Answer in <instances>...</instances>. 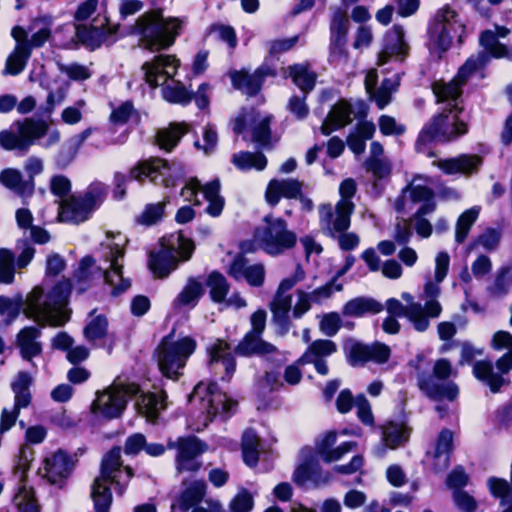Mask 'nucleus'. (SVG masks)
<instances>
[{
  "label": "nucleus",
  "instance_id": "1",
  "mask_svg": "<svg viewBox=\"0 0 512 512\" xmlns=\"http://www.w3.org/2000/svg\"><path fill=\"white\" fill-rule=\"evenodd\" d=\"M181 28L177 18H164L163 10L153 9L139 16L134 24V32L140 36L144 47L151 52L170 48Z\"/></svg>",
  "mask_w": 512,
  "mask_h": 512
},
{
  "label": "nucleus",
  "instance_id": "59",
  "mask_svg": "<svg viewBox=\"0 0 512 512\" xmlns=\"http://www.w3.org/2000/svg\"><path fill=\"white\" fill-rule=\"evenodd\" d=\"M253 506V497L246 489L238 493L230 502L231 512H250Z\"/></svg>",
  "mask_w": 512,
  "mask_h": 512
},
{
  "label": "nucleus",
  "instance_id": "57",
  "mask_svg": "<svg viewBox=\"0 0 512 512\" xmlns=\"http://www.w3.org/2000/svg\"><path fill=\"white\" fill-rule=\"evenodd\" d=\"M22 298L12 300L7 296L0 295V315H7V321L11 322L17 318L21 311Z\"/></svg>",
  "mask_w": 512,
  "mask_h": 512
},
{
  "label": "nucleus",
  "instance_id": "19",
  "mask_svg": "<svg viewBox=\"0 0 512 512\" xmlns=\"http://www.w3.org/2000/svg\"><path fill=\"white\" fill-rule=\"evenodd\" d=\"M482 164L483 158L478 154H460L457 157L440 160L438 167L446 175L461 173L469 176L477 173Z\"/></svg>",
  "mask_w": 512,
  "mask_h": 512
},
{
  "label": "nucleus",
  "instance_id": "45",
  "mask_svg": "<svg viewBox=\"0 0 512 512\" xmlns=\"http://www.w3.org/2000/svg\"><path fill=\"white\" fill-rule=\"evenodd\" d=\"M453 450V432L448 428H443L437 436L433 457L439 459L444 455L448 462Z\"/></svg>",
  "mask_w": 512,
  "mask_h": 512
},
{
  "label": "nucleus",
  "instance_id": "40",
  "mask_svg": "<svg viewBox=\"0 0 512 512\" xmlns=\"http://www.w3.org/2000/svg\"><path fill=\"white\" fill-rule=\"evenodd\" d=\"M30 56L28 50L24 49L20 44L16 45L14 52L6 59L3 73L12 76L19 75L25 69Z\"/></svg>",
  "mask_w": 512,
  "mask_h": 512
},
{
  "label": "nucleus",
  "instance_id": "44",
  "mask_svg": "<svg viewBox=\"0 0 512 512\" xmlns=\"http://www.w3.org/2000/svg\"><path fill=\"white\" fill-rule=\"evenodd\" d=\"M15 279V255L7 248H0V283L11 284Z\"/></svg>",
  "mask_w": 512,
  "mask_h": 512
},
{
  "label": "nucleus",
  "instance_id": "39",
  "mask_svg": "<svg viewBox=\"0 0 512 512\" xmlns=\"http://www.w3.org/2000/svg\"><path fill=\"white\" fill-rule=\"evenodd\" d=\"M349 30V20L347 12L342 8H337L333 13L330 23V40L347 41Z\"/></svg>",
  "mask_w": 512,
  "mask_h": 512
},
{
  "label": "nucleus",
  "instance_id": "62",
  "mask_svg": "<svg viewBox=\"0 0 512 512\" xmlns=\"http://www.w3.org/2000/svg\"><path fill=\"white\" fill-rule=\"evenodd\" d=\"M379 130L384 136L402 135L405 132V126L398 125L395 118L390 115H381L378 119Z\"/></svg>",
  "mask_w": 512,
  "mask_h": 512
},
{
  "label": "nucleus",
  "instance_id": "52",
  "mask_svg": "<svg viewBox=\"0 0 512 512\" xmlns=\"http://www.w3.org/2000/svg\"><path fill=\"white\" fill-rule=\"evenodd\" d=\"M488 488L494 498L511 500V488L507 480L492 476L488 479Z\"/></svg>",
  "mask_w": 512,
  "mask_h": 512
},
{
  "label": "nucleus",
  "instance_id": "3",
  "mask_svg": "<svg viewBox=\"0 0 512 512\" xmlns=\"http://www.w3.org/2000/svg\"><path fill=\"white\" fill-rule=\"evenodd\" d=\"M197 347L196 340L190 336L170 341L169 336L161 339L154 351L158 369L163 377L178 380L182 370Z\"/></svg>",
  "mask_w": 512,
  "mask_h": 512
},
{
  "label": "nucleus",
  "instance_id": "51",
  "mask_svg": "<svg viewBox=\"0 0 512 512\" xmlns=\"http://www.w3.org/2000/svg\"><path fill=\"white\" fill-rule=\"evenodd\" d=\"M320 330L329 337L335 336L342 327V319L337 312H329L323 315Z\"/></svg>",
  "mask_w": 512,
  "mask_h": 512
},
{
  "label": "nucleus",
  "instance_id": "31",
  "mask_svg": "<svg viewBox=\"0 0 512 512\" xmlns=\"http://www.w3.org/2000/svg\"><path fill=\"white\" fill-rule=\"evenodd\" d=\"M289 76L305 95L311 92L316 85L317 74L307 65L293 64L289 66Z\"/></svg>",
  "mask_w": 512,
  "mask_h": 512
},
{
  "label": "nucleus",
  "instance_id": "42",
  "mask_svg": "<svg viewBox=\"0 0 512 512\" xmlns=\"http://www.w3.org/2000/svg\"><path fill=\"white\" fill-rule=\"evenodd\" d=\"M108 318L105 314H99L93 317L84 327L83 333L85 338L94 342L103 339L108 334Z\"/></svg>",
  "mask_w": 512,
  "mask_h": 512
},
{
  "label": "nucleus",
  "instance_id": "48",
  "mask_svg": "<svg viewBox=\"0 0 512 512\" xmlns=\"http://www.w3.org/2000/svg\"><path fill=\"white\" fill-rule=\"evenodd\" d=\"M243 462L249 467L257 466L259 462L258 438L255 434L245 438L241 445Z\"/></svg>",
  "mask_w": 512,
  "mask_h": 512
},
{
  "label": "nucleus",
  "instance_id": "20",
  "mask_svg": "<svg viewBox=\"0 0 512 512\" xmlns=\"http://www.w3.org/2000/svg\"><path fill=\"white\" fill-rule=\"evenodd\" d=\"M409 53V45L405 41V31L399 24H395L383 37L381 58L384 62L392 57L405 58Z\"/></svg>",
  "mask_w": 512,
  "mask_h": 512
},
{
  "label": "nucleus",
  "instance_id": "9",
  "mask_svg": "<svg viewBox=\"0 0 512 512\" xmlns=\"http://www.w3.org/2000/svg\"><path fill=\"white\" fill-rule=\"evenodd\" d=\"M495 366L498 373L489 360H478L473 365L474 377L485 383L493 394L499 393L501 388L510 384V380L503 377L512 369V347L496 360Z\"/></svg>",
  "mask_w": 512,
  "mask_h": 512
},
{
  "label": "nucleus",
  "instance_id": "63",
  "mask_svg": "<svg viewBox=\"0 0 512 512\" xmlns=\"http://www.w3.org/2000/svg\"><path fill=\"white\" fill-rule=\"evenodd\" d=\"M365 168L377 179H383L391 173V167L379 157H368L365 161Z\"/></svg>",
  "mask_w": 512,
  "mask_h": 512
},
{
  "label": "nucleus",
  "instance_id": "23",
  "mask_svg": "<svg viewBox=\"0 0 512 512\" xmlns=\"http://www.w3.org/2000/svg\"><path fill=\"white\" fill-rule=\"evenodd\" d=\"M124 255V248L117 243L109 244L107 246V252L104 254V259L110 262L111 271L120 277V283L112 288L111 295L113 297L124 293L131 286L130 279L123 277V265L119 263V260L123 259Z\"/></svg>",
  "mask_w": 512,
  "mask_h": 512
},
{
  "label": "nucleus",
  "instance_id": "21",
  "mask_svg": "<svg viewBox=\"0 0 512 512\" xmlns=\"http://www.w3.org/2000/svg\"><path fill=\"white\" fill-rule=\"evenodd\" d=\"M276 350L273 344L262 339V335L248 331L235 346L234 354L241 357L265 356Z\"/></svg>",
  "mask_w": 512,
  "mask_h": 512
},
{
  "label": "nucleus",
  "instance_id": "54",
  "mask_svg": "<svg viewBox=\"0 0 512 512\" xmlns=\"http://www.w3.org/2000/svg\"><path fill=\"white\" fill-rule=\"evenodd\" d=\"M271 133L270 118L265 117L252 128V140L261 146H266L270 143Z\"/></svg>",
  "mask_w": 512,
  "mask_h": 512
},
{
  "label": "nucleus",
  "instance_id": "5",
  "mask_svg": "<svg viewBox=\"0 0 512 512\" xmlns=\"http://www.w3.org/2000/svg\"><path fill=\"white\" fill-rule=\"evenodd\" d=\"M265 226L255 230L262 249L270 256H278L293 249L297 244V235L288 229L287 221L271 214L263 217Z\"/></svg>",
  "mask_w": 512,
  "mask_h": 512
},
{
  "label": "nucleus",
  "instance_id": "24",
  "mask_svg": "<svg viewBox=\"0 0 512 512\" xmlns=\"http://www.w3.org/2000/svg\"><path fill=\"white\" fill-rule=\"evenodd\" d=\"M126 400L113 393L99 397L92 403L91 410L95 415H101L105 420H113L121 417L126 409Z\"/></svg>",
  "mask_w": 512,
  "mask_h": 512
},
{
  "label": "nucleus",
  "instance_id": "27",
  "mask_svg": "<svg viewBox=\"0 0 512 512\" xmlns=\"http://www.w3.org/2000/svg\"><path fill=\"white\" fill-rule=\"evenodd\" d=\"M185 123H170L168 128L159 129L155 135V142L161 150L172 152L187 133Z\"/></svg>",
  "mask_w": 512,
  "mask_h": 512
},
{
  "label": "nucleus",
  "instance_id": "22",
  "mask_svg": "<svg viewBox=\"0 0 512 512\" xmlns=\"http://www.w3.org/2000/svg\"><path fill=\"white\" fill-rule=\"evenodd\" d=\"M171 166L168 160L160 157H150L133 166L127 175L129 181H141L143 177L149 178L156 183L157 178L162 175V170H170Z\"/></svg>",
  "mask_w": 512,
  "mask_h": 512
},
{
  "label": "nucleus",
  "instance_id": "26",
  "mask_svg": "<svg viewBox=\"0 0 512 512\" xmlns=\"http://www.w3.org/2000/svg\"><path fill=\"white\" fill-rule=\"evenodd\" d=\"M411 432L406 423L389 421L382 430L383 445L391 450L398 449L409 441Z\"/></svg>",
  "mask_w": 512,
  "mask_h": 512
},
{
  "label": "nucleus",
  "instance_id": "8",
  "mask_svg": "<svg viewBox=\"0 0 512 512\" xmlns=\"http://www.w3.org/2000/svg\"><path fill=\"white\" fill-rule=\"evenodd\" d=\"M458 13L449 5L438 10L432 22L427 28L429 49L439 54L447 52L453 42L451 31L453 24L457 22Z\"/></svg>",
  "mask_w": 512,
  "mask_h": 512
},
{
  "label": "nucleus",
  "instance_id": "37",
  "mask_svg": "<svg viewBox=\"0 0 512 512\" xmlns=\"http://www.w3.org/2000/svg\"><path fill=\"white\" fill-rule=\"evenodd\" d=\"M479 212L480 209L473 206L459 215L455 228V241L458 244H461L466 240L472 225L478 218Z\"/></svg>",
  "mask_w": 512,
  "mask_h": 512
},
{
  "label": "nucleus",
  "instance_id": "6",
  "mask_svg": "<svg viewBox=\"0 0 512 512\" xmlns=\"http://www.w3.org/2000/svg\"><path fill=\"white\" fill-rule=\"evenodd\" d=\"M199 399L206 412L205 422H212L218 415L223 419H229L236 410L238 402L229 398L225 392L220 390L216 381L208 384L199 382L188 396L189 402Z\"/></svg>",
  "mask_w": 512,
  "mask_h": 512
},
{
  "label": "nucleus",
  "instance_id": "25",
  "mask_svg": "<svg viewBox=\"0 0 512 512\" xmlns=\"http://www.w3.org/2000/svg\"><path fill=\"white\" fill-rule=\"evenodd\" d=\"M383 309V304L376 299L368 296H358L343 305L342 314L344 316L362 317L366 314H379Z\"/></svg>",
  "mask_w": 512,
  "mask_h": 512
},
{
  "label": "nucleus",
  "instance_id": "47",
  "mask_svg": "<svg viewBox=\"0 0 512 512\" xmlns=\"http://www.w3.org/2000/svg\"><path fill=\"white\" fill-rule=\"evenodd\" d=\"M511 271L512 267L510 265H503L498 269L494 282L489 288L492 294L503 296L508 293L512 284Z\"/></svg>",
  "mask_w": 512,
  "mask_h": 512
},
{
  "label": "nucleus",
  "instance_id": "55",
  "mask_svg": "<svg viewBox=\"0 0 512 512\" xmlns=\"http://www.w3.org/2000/svg\"><path fill=\"white\" fill-rule=\"evenodd\" d=\"M166 99L170 103L186 106L193 100V92L183 85H176L168 88Z\"/></svg>",
  "mask_w": 512,
  "mask_h": 512
},
{
  "label": "nucleus",
  "instance_id": "41",
  "mask_svg": "<svg viewBox=\"0 0 512 512\" xmlns=\"http://www.w3.org/2000/svg\"><path fill=\"white\" fill-rule=\"evenodd\" d=\"M91 498L95 512H110L113 496L110 486L91 484Z\"/></svg>",
  "mask_w": 512,
  "mask_h": 512
},
{
  "label": "nucleus",
  "instance_id": "11",
  "mask_svg": "<svg viewBox=\"0 0 512 512\" xmlns=\"http://www.w3.org/2000/svg\"><path fill=\"white\" fill-rule=\"evenodd\" d=\"M74 467L75 462L71 455L60 448L43 459L39 472L43 471L42 477L49 484L61 489L66 485Z\"/></svg>",
  "mask_w": 512,
  "mask_h": 512
},
{
  "label": "nucleus",
  "instance_id": "53",
  "mask_svg": "<svg viewBox=\"0 0 512 512\" xmlns=\"http://www.w3.org/2000/svg\"><path fill=\"white\" fill-rule=\"evenodd\" d=\"M0 145L7 151H27V143L21 139L20 134H15L7 130L0 132Z\"/></svg>",
  "mask_w": 512,
  "mask_h": 512
},
{
  "label": "nucleus",
  "instance_id": "28",
  "mask_svg": "<svg viewBox=\"0 0 512 512\" xmlns=\"http://www.w3.org/2000/svg\"><path fill=\"white\" fill-rule=\"evenodd\" d=\"M0 182L8 189L19 195H32L34 192V180L24 181L22 174L15 168H6L0 173Z\"/></svg>",
  "mask_w": 512,
  "mask_h": 512
},
{
  "label": "nucleus",
  "instance_id": "7",
  "mask_svg": "<svg viewBox=\"0 0 512 512\" xmlns=\"http://www.w3.org/2000/svg\"><path fill=\"white\" fill-rule=\"evenodd\" d=\"M449 125L450 119L445 112L432 116L418 134L415 144L416 149L420 150V145L426 146L436 140L443 143L452 142L469 132L468 123L457 114L453 115L451 129H449Z\"/></svg>",
  "mask_w": 512,
  "mask_h": 512
},
{
  "label": "nucleus",
  "instance_id": "60",
  "mask_svg": "<svg viewBox=\"0 0 512 512\" xmlns=\"http://www.w3.org/2000/svg\"><path fill=\"white\" fill-rule=\"evenodd\" d=\"M353 114L352 105L346 101H339L330 112V115L337 121L338 123H342L341 126L344 127L352 122L351 115Z\"/></svg>",
  "mask_w": 512,
  "mask_h": 512
},
{
  "label": "nucleus",
  "instance_id": "33",
  "mask_svg": "<svg viewBox=\"0 0 512 512\" xmlns=\"http://www.w3.org/2000/svg\"><path fill=\"white\" fill-rule=\"evenodd\" d=\"M205 284L209 288V295L214 303L225 301L230 290V284L220 271H211L206 278Z\"/></svg>",
  "mask_w": 512,
  "mask_h": 512
},
{
  "label": "nucleus",
  "instance_id": "29",
  "mask_svg": "<svg viewBox=\"0 0 512 512\" xmlns=\"http://www.w3.org/2000/svg\"><path fill=\"white\" fill-rule=\"evenodd\" d=\"M204 293L203 284L197 278L191 276L175 298L174 305L178 307H195Z\"/></svg>",
  "mask_w": 512,
  "mask_h": 512
},
{
  "label": "nucleus",
  "instance_id": "64",
  "mask_svg": "<svg viewBox=\"0 0 512 512\" xmlns=\"http://www.w3.org/2000/svg\"><path fill=\"white\" fill-rule=\"evenodd\" d=\"M498 428L508 429L512 425V397L494 412Z\"/></svg>",
  "mask_w": 512,
  "mask_h": 512
},
{
  "label": "nucleus",
  "instance_id": "56",
  "mask_svg": "<svg viewBox=\"0 0 512 512\" xmlns=\"http://www.w3.org/2000/svg\"><path fill=\"white\" fill-rule=\"evenodd\" d=\"M134 112V105L128 100L112 110L109 120L115 125H123L129 121Z\"/></svg>",
  "mask_w": 512,
  "mask_h": 512
},
{
  "label": "nucleus",
  "instance_id": "2",
  "mask_svg": "<svg viewBox=\"0 0 512 512\" xmlns=\"http://www.w3.org/2000/svg\"><path fill=\"white\" fill-rule=\"evenodd\" d=\"M108 186L98 180L91 182L81 194H72L60 204V222L80 224L87 221L106 200Z\"/></svg>",
  "mask_w": 512,
  "mask_h": 512
},
{
  "label": "nucleus",
  "instance_id": "13",
  "mask_svg": "<svg viewBox=\"0 0 512 512\" xmlns=\"http://www.w3.org/2000/svg\"><path fill=\"white\" fill-rule=\"evenodd\" d=\"M391 356L390 347L381 342H374L371 345L354 341L347 354L346 359L350 366H364L367 362H375L377 364L386 363Z\"/></svg>",
  "mask_w": 512,
  "mask_h": 512
},
{
  "label": "nucleus",
  "instance_id": "14",
  "mask_svg": "<svg viewBox=\"0 0 512 512\" xmlns=\"http://www.w3.org/2000/svg\"><path fill=\"white\" fill-rule=\"evenodd\" d=\"M72 282L70 279L58 281L48 292V303L57 309V313L49 315V324L53 327L64 326L70 319V313L62 310L68 304L71 292Z\"/></svg>",
  "mask_w": 512,
  "mask_h": 512
},
{
  "label": "nucleus",
  "instance_id": "16",
  "mask_svg": "<svg viewBox=\"0 0 512 512\" xmlns=\"http://www.w3.org/2000/svg\"><path fill=\"white\" fill-rule=\"evenodd\" d=\"M178 265L179 259L173 246L162 245L160 249L150 251L148 254L147 266L156 279L167 278L178 268Z\"/></svg>",
  "mask_w": 512,
  "mask_h": 512
},
{
  "label": "nucleus",
  "instance_id": "30",
  "mask_svg": "<svg viewBox=\"0 0 512 512\" xmlns=\"http://www.w3.org/2000/svg\"><path fill=\"white\" fill-rule=\"evenodd\" d=\"M206 483L203 480L193 481L179 496V509L182 512H188L191 508L197 506L206 494Z\"/></svg>",
  "mask_w": 512,
  "mask_h": 512
},
{
  "label": "nucleus",
  "instance_id": "49",
  "mask_svg": "<svg viewBox=\"0 0 512 512\" xmlns=\"http://www.w3.org/2000/svg\"><path fill=\"white\" fill-rule=\"evenodd\" d=\"M418 332H424L429 327V319L420 303H410L405 315Z\"/></svg>",
  "mask_w": 512,
  "mask_h": 512
},
{
  "label": "nucleus",
  "instance_id": "35",
  "mask_svg": "<svg viewBox=\"0 0 512 512\" xmlns=\"http://www.w3.org/2000/svg\"><path fill=\"white\" fill-rule=\"evenodd\" d=\"M461 87L462 85L455 78L449 82H444L443 80L435 81L431 85L437 103L458 100L462 95Z\"/></svg>",
  "mask_w": 512,
  "mask_h": 512
},
{
  "label": "nucleus",
  "instance_id": "12",
  "mask_svg": "<svg viewBox=\"0 0 512 512\" xmlns=\"http://www.w3.org/2000/svg\"><path fill=\"white\" fill-rule=\"evenodd\" d=\"M208 445L195 435L178 437V452L175 457L176 470L182 472H197L202 462L197 457L207 451Z\"/></svg>",
  "mask_w": 512,
  "mask_h": 512
},
{
  "label": "nucleus",
  "instance_id": "18",
  "mask_svg": "<svg viewBox=\"0 0 512 512\" xmlns=\"http://www.w3.org/2000/svg\"><path fill=\"white\" fill-rule=\"evenodd\" d=\"M230 349V344L220 338L208 348L209 366L213 368L218 363L224 366L225 374L221 377L224 382H229L236 371V359Z\"/></svg>",
  "mask_w": 512,
  "mask_h": 512
},
{
  "label": "nucleus",
  "instance_id": "50",
  "mask_svg": "<svg viewBox=\"0 0 512 512\" xmlns=\"http://www.w3.org/2000/svg\"><path fill=\"white\" fill-rule=\"evenodd\" d=\"M343 290V284L337 283V280H334V277H332L327 283L324 285L314 289L310 293V298L315 303H321L323 299L330 298L334 291L340 292Z\"/></svg>",
  "mask_w": 512,
  "mask_h": 512
},
{
  "label": "nucleus",
  "instance_id": "36",
  "mask_svg": "<svg viewBox=\"0 0 512 512\" xmlns=\"http://www.w3.org/2000/svg\"><path fill=\"white\" fill-rule=\"evenodd\" d=\"M291 300V295L279 296L275 297L271 303L270 309L273 313V318L279 324L282 333H286L289 330L290 319L288 313L291 308Z\"/></svg>",
  "mask_w": 512,
  "mask_h": 512
},
{
  "label": "nucleus",
  "instance_id": "4",
  "mask_svg": "<svg viewBox=\"0 0 512 512\" xmlns=\"http://www.w3.org/2000/svg\"><path fill=\"white\" fill-rule=\"evenodd\" d=\"M354 210L352 202H338L335 207V212L332 207L321 205L319 209L320 226L323 230H327V235L334 237V233H340L339 247L343 251L354 250L359 245V237L356 233L346 231L351 225V215Z\"/></svg>",
  "mask_w": 512,
  "mask_h": 512
},
{
  "label": "nucleus",
  "instance_id": "61",
  "mask_svg": "<svg viewBox=\"0 0 512 512\" xmlns=\"http://www.w3.org/2000/svg\"><path fill=\"white\" fill-rule=\"evenodd\" d=\"M309 347L310 352L313 354V358H324L337 351L336 343L329 339H317L313 341Z\"/></svg>",
  "mask_w": 512,
  "mask_h": 512
},
{
  "label": "nucleus",
  "instance_id": "17",
  "mask_svg": "<svg viewBox=\"0 0 512 512\" xmlns=\"http://www.w3.org/2000/svg\"><path fill=\"white\" fill-rule=\"evenodd\" d=\"M301 197L302 182L294 178L272 179L269 181L265 191V200L271 207H275L281 198L298 199Z\"/></svg>",
  "mask_w": 512,
  "mask_h": 512
},
{
  "label": "nucleus",
  "instance_id": "58",
  "mask_svg": "<svg viewBox=\"0 0 512 512\" xmlns=\"http://www.w3.org/2000/svg\"><path fill=\"white\" fill-rule=\"evenodd\" d=\"M146 447V437L144 434L137 432L129 435L123 446V451L128 456H136Z\"/></svg>",
  "mask_w": 512,
  "mask_h": 512
},
{
  "label": "nucleus",
  "instance_id": "32",
  "mask_svg": "<svg viewBox=\"0 0 512 512\" xmlns=\"http://www.w3.org/2000/svg\"><path fill=\"white\" fill-rule=\"evenodd\" d=\"M231 162L241 171L252 168L262 171L266 168L268 160L262 152L241 151L232 155Z\"/></svg>",
  "mask_w": 512,
  "mask_h": 512
},
{
  "label": "nucleus",
  "instance_id": "34",
  "mask_svg": "<svg viewBox=\"0 0 512 512\" xmlns=\"http://www.w3.org/2000/svg\"><path fill=\"white\" fill-rule=\"evenodd\" d=\"M47 130L48 125L45 121L32 118L25 119L18 127L21 139L27 143V149L34 143L35 139L45 136Z\"/></svg>",
  "mask_w": 512,
  "mask_h": 512
},
{
  "label": "nucleus",
  "instance_id": "43",
  "mask_svg": "<svg viewBox=\"0 0 512 512\" xmlns=\"http://www.w3.org/2000/svg\"><path fill=\"white\" fill-rule=\"evenodd\" d=\"M166 202L148 203L142 213L137 216L138 224L150 227L157 224L165 215Z\"/></svg>",
  "mask_w": 512,
  "mask_h": 512
},
{
  "label": "nucleus",
  "instance_id": "38",
  "mask_svg": "<svg viewBox=\"0 0 512 512\" xmlns=\"http://www.w3.org/2000/svg\"><path fill=\"white\" fill-rule=\"evenodd\" d=\"M169 55H158L155 57V64L151 62H145L142 66L144 70V79L151 88H157L159 86L158 78L165 74L164 70H160V67H167L170 65Z\"/></svg>",
  "mask_w": 512,
  "mask_h": 512
},
{
  "label": "nucleus",
  "instance_id": "46",
  "mask_svg": "<svg viewBox=\"0 0 512 512\" xmlns=\"http://www.w3.org/2000/svg\"><path fill=\"white\" fill-rule=\"evenodd\" d=\"M389 83V79H384L377 91L373 92V86L370 83V79H365L366 91L370 95V99L375 101L377 108L380 110L384 109L391 102L392 96L391 90L388 87Z\"/></svg>",
  "mask_w": 512,
  "mask_h": 512
},
{
  "label": "nucleus",
  "instance_id": "15",
  "mask_svg": "<svg viewBox=\"0 0 512 512\" xmlns=\"http://www.w3.org/2000/svg\"><path fill=\"white\" fill-rule=\"evenodd\" d=\"M117 27H110L108 24L95 26L78 23L75 24V37L77 41L72 39L74 44H81L88 51L93 52L99 49L108 39L109 36L117 32Z\"/></svg>",
  "mask_w": 512,
  "mask_h": 512
},
{
  "label": "nucleus",
  "instance_id": "10",
  "mask_svg": "<svg viewBox=\"0 0 512 512\" xmlns=\"http://www.w3.org/2000/svg\"><path fill=\"white\" fill-rule=\"evenodd\" d=\"M424 361H426L425 355L418 353L414 359L408 362L409 367L417 372V385L419 389L431 399L454 401L459 395L457 384L454 382L433 383L431 374L421 368V363Z\"/></svg>",
  "mask_w": 512,
  "mask_h": 512
}]
</instances>
